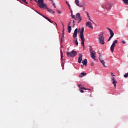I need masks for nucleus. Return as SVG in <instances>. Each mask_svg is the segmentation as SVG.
Returning a JSON list of instances; mask_svg holds the SVG:
<instances>
[{
  "label": "nucleus",
  "mask_w": 128,
  "mask_h": 128,
  "mask_svg": "<svg viewBox=\"0 0 128 128\" xmlns=\"http://www.w3.org/2000/svg\"><path fill=\"white\" fill-rule=\"evenodd\" d=\"M62 28H64V24H62Z\"/></svg>",
  "instance_id": "obj_42"
},
{
  "label": "nucleus",
  "mask_w": 128,
  "mask_h": 128,
  "mask_svg": "<svg viewBox=\"0 0 128 128\" xmlns=\"http://www.w3.org/2000/svg\"><path fill=\"white\" fill-rule=\"evenodd\" d=\"M76 40H78V38H76Z\"/></svg>",
  "instance_id": "obj_51"
},
{
  "label": "nucleus",
  "mask_w": 128,
  "mask_h": 128,
  "mask_svg": "<svg viewBox=\"0 0 128 128\" xmlns=\"http://www.w3.org/2000/svg\"><path fill=\"white\" fill-rule=\"evenodd\" d=\"M90 66H94V63H93V62L91 63V64H90Z\"/></svg>",
  "instance_id": "obj_43"
},
{
  "label": "nucleus",
  "mask_w": 128,
  "mask_h": 128,
  "mask_svg": "<svg viewBox=\"0 0 128 128\" xmlns=\"http://www.w3.org/2000/svg\"><path fill=\"white\" fill-rule=\"evenodd\" d=\"M39 14H40V16H43V18H46V20H48V17L44 16V15H42L38 13Z\"/></svg>",
  "instance_id": "obj_24"
},
{
  "label": "nucleus",
  "mask_w": 128,
  "mask_h": 128,
  "mask_svg": "<svg viewBox=\"0 0 128 128\" xmlns=\"http://www.w3.org/2000/svg\"><path fill=\"white\" fill-rule=\"evenodd\" d=\"M72 18H74H74H76L74 16V15L72 16Z\"/></svg>",
  "instance_id": "obj_37"
},
{
  "label": "nucleus",
  "mask_w": 128,
  "mask_h": 128,
  "mask_svg": "<svg viewBox=\"0 0 128 128\" xmlns=\"http://www.w3.org/2000/svg\"><path fill=\"white\" fill-rule=\"evenodd\" d=\"M47 20H48V22H51V24H52V22H52V20H50V18H47Z\"/></svg>",
  "instance_id": "obj_32"
},
{
  "label": "nucleus",
  "mask_w": 128,
  "mask_h": 128,
  "mask_svg": "<svg viewBox=\"0 0 128 128\" xmlns=\"http://www.w3.org/2000/svg\"><path fill=\"white\" fill-rule=\"evenodd\" d=\"M76 54H78V52H76V51H74V50H72L71 52H67V56L68 57L70 56L71 58H74Z\"/></svg>",
  "instance_id": "obj_3"
},
{
  "label": "nucleus",
  "mask_w": 128,
  "mask_h": 128,
  "mask_svg": "<svg viewBox=\"0 0 128 128\" xmlns=\"http://www.w3.org/2000/svg\"><path fill=\"white\" fill-rule=\"evenodd\" d=\"M90 54H91V58H94V49L92 47L90 48Z\"/></svg>",
  "instance_id": "obj_11"
},
{
  "label": "nucleus",
  "mask_w": 128,
  "mask_h": 128,
  "mask_svg": "<svg viewBox=\"0 0 128 128\" xmlns=\"http://www.w3.org/2000/svg\"><path fill=\"white\" fill-rule=\"evenodd\" d=\"M75 44L76 46H78V40H76Z\"/></svg>",
  "instance_id": "obj_31"
},
{
  "label": "nucleus",
  "mask_w": 128,
  "mask_h": 128,
  "mask_svg": "<svg viewBox=\"0 0 128 128\" xmlns=\"http://www.w3.org/2000/svg\"><path fill=\"white\" fill-rule=\"evenodd\" d=\"M122 44H126V42L125 40H122Z\"/></svg>",
  "instance_id": "obj_38"
},
{
  "label": "nucleus",
  "mask_w": 128,
  "mask_h": 128,
  "mask_svg": "<svg viewBox=\"0 0 128 128\" xmlns=\"http://www.w3.org/2000/svg\"><path fill=\"white\" fill-rule=\"evenodd\" d=\"M62 32V34H64V28H63Z\"/></svg>",
  "instance_id": "obj_41"
},
{
  "label": "nucleus",
  "mask_w": 128,
  "mask_h": 128,
  "mask_svg": "<svg viewBox=\"0 0 128 128\" xmlns=\"http://www.w3.org/2000/svg\"><path fill=\"white\" fill-rule=\"evenodd\" d=\"M112 80V84L116 88V83L118 82L116 81V78H114V77H112L111 78Z\"/></svg>",
  "instance_id": "obj_10"
},
{
  "label": "nucleus",
  "mask_w": 128,
  "mask_h": 128,
  "mask_svg": "<svg viewBox=\"0 0 128 128\" xmlns=\"http://www.w3.org/2000/svg\"><path fill=\"white\" fill-rule=\"evenodd\" d=\"M66 4H68V6L69 7V8L70 9V4H68V1H66Z\"/></svg>",
  "instance_id": "obj_25"
},
{
  "label": "nucleus",
  "mask_w": 128,
  "mask_h": 128,
  "mask_svg": "<svg viewBox=\"0 0 128 128\" xmlns=\"http://www.w3.org/2000/svg\"><path fill=\"white\" fill-rule=\"evenodd\" d=\"M82 68H84V65L81 66Z\"/></svg>",
  "instance_id": "obj_48"
},
{
  "label": "nucleus",
  "mask_w": 128,
  "mask_h": 128,
  "mask_svg": "<svg viewBox=\"0 0 128 128\" xmlns=\"http://www.w3.org/2000/svg\"><path fill=\"white\" fill-rule=\"evenodd\" d=\"M77 36H78V28L75 29V30L74 31V34H73L74 38H76Z\"/></svg>",
  "instance_id": "obj_14"
},
{
  "label": "nucleus",
  "mask_w": 128,
  "mask_h": 128,
  "mask_svg": "<svg viewBox=\"0 0 128 128\" xmlns=\"http://www.w3.org/2000/svg\"><path fill=\"white\" fill-rule=\"evenodd\" d=\"M71 24V22H70L69 24H68V26H70Z\"/></svg>",
  "instance_id": "obj_47"
},
{
  "label": "nucleus",
  "mask_w": 128,
  "mask_h": 128,
  "mask_svg": "<svg viewBox=\"0 0 128 128\" xmlns=\"http://www.w3.org/2000/svg\"><path fill=\"white\" fill-rule=\"evenodd\" d=\"M80 92H84V90H80Z\"/></svg>",
  "instance_id": "obj_39"
},
{
  "label": "nucleus",
  "mask_w": 128,
  "mask_h": 128,
  "mask_svg": "<svg viewBox=\"0 0 128 128\" xmlns=\"http://www.w3.org/2000/svg\"><path fill=\"white\" fill-rule=\"evenodd\" d=\"M56 12H58V14H62V12L60 11V10H56Z\"/></svg>",
  "instance_id": "obj_36"
},
{
  "label": "nucleus",
  "mask_w": 128,
  "mask_h": 128,
  "mask_svg": "<svg viewBox=\"0 0 128 128\" xmlns=\"http://www.w3.org/2000/svg\"><path fill=\"white\" fill-rule=\"evenodd\" d=\"M64 37V33H62V38Z\"/></svg>",
  "instance_id": "obj_30"
},
{
  "label": "nucleus",
  "mask_w": 128,
  "mask_h": 128,
  "mask_svg": "<svg viewBox=\"0 0 128 128\" xmlns=\"http://www.w3.org/2000/svg\"><path fill=\"white\" fill-rule=\"evenodd\" d=\"M103 8H106L107 10H110L112 6L110 4H106L103 6Z\"/></svg>",
  "instance_id": "obj_9"
},
{
  "label": "nucleus",
  "mask_w": 128,
  "mask_h": 128,
  "mask_svg": "<svg viewBox=\"0 0 128 128\" xmlns=\"http://www.w3.org/2000/svg\"><path fill=\"white\" fill-rule=\"evenodd\" d=\"M128 72L124 75V78H128Z\"/></svg>",
  "instance_id": "obj_29"
},
{
  "label": "nucleus",
  "mask_w": 128,
  "mask_h": 128,
  "mask_svg": "<svg viewBox=\"0 0 128 128\" xmlns=\"http://www.w3.org/2000/svg\"><path fill=\"white\" fill-rule=\"evenodd\" d=\"M78 86L79 88H80V90H86V88H82V85L78 84Z\"/></svg>",
  "instance_id": "obj_21"
},
{
  "label": "nucleus",
  "mask_w": 128,
  "mask_h": 128,
  "mask_svg": "<svg viewBox=\"0 0 128 128\" xmlns=\"http://www.w3.org/2000/svg\"><path fill=\"white\" fill-rule=\"evenodd\" d=\"M85 12L88 18H88L89 20H90V22H92V20H90V14H88V12Z\"/></svg>",
  "instance_id": "obj_20"
},
{
  "label": "nucleus",
  "mask_w": 128,
  "mask_h": 128,
  "mask_svg": "<svg viewBox=\"0 0 128 128\" xmlns=\"http://www.w3.org/2000/svg\"><path fill=\"white\" fill-rule=\"evenodd\" d=\"M54 8H56V6H54Z\"/></svg>",
  "instance_id": "obj_49"
},
{
  "label": "nucleus",
  "mask_w": 128,
  "mask_h": 128,
  "mask_svg": "<svg viewBox=\"0 0 128 128\" xmlns=\"http://www.w3.org/2000/svg\"><path fill=\"white\" fill-rule=\"evenodd\" d=\"M34 0L36 1V2L38 4V6L40 8H44V6L46 5L45 4L44 2V0H31L30 2L32 3V2H34Z\"/></svg>",
  "instance_id": "obj_2"
},
{
  "label": "nucleus",
  "mask_w": 128,
  "mask_h": 128,
  "mask_svg": "<svg viewBox=\"0 0 128 128\" xmlns=\"http://www.w3.org/2000/svg\"><path fill=\"white\" fill-rule=\"evenodd\" d=\"M94 58V60H96V62H98V60L96 58V56L94 55V58Z\"/></svg>",
  "instance_id": "obj_27"
},
{
  "label": "nucleus",
  "mask_w": 128,
  "mask_h": 128,
  "mask_svg": "<svg viewBox=\"0 0 128 128\" xmlns=\"http://www.w3.org/2000/svg\"><path fill=\"white\" fill-rule=\"evenodd\" d=\"M112 36H110L109 38L108 39V42H110V40H112Z\"/></svg>",
  "instance_id": "obj_34"
},
{
  "label": "nucleus",
  "mask_w": 128,
  "mask_h": 128,
  "mask_svg": "<svg viewBox=\"0 0 128 128\" xmlns=\"http://www.w3.org/2000/svg\"><path fill=\"white\" fill-rule=\"evenodd\" d=\"M112 36H110L109 38L108 39V42H110V40H112Z\"/></svg>",
  "instance_id": "obj_35"
},
{
  "label": "nucleus",
  "mask_w": 128,
  "mask_h": 128,
  "mask_svg": "<svg viewBox=\"0 0 128 128\" xmlns=\"http://www.w3.org/2000/svg\"><path fill=\"white\" fill-rule=\"evenodd\" d=\"M84 28H82L80 32V38L82 40L81 44L82 46H84Z\"/></svg>",
  "instance_id": "obj_1"
},
{
  "label": "nucleus",
  "mask_w": 128,
  "mask_h": 128,
  "mask_svg": "<svg viewBox=\"0 0 128 128\" xmlns=\"http://www.w3.org/2000/svg\"><path fill=\"white\" fill-rule=\"evenodd\" d=\"M75 20H78V24L80 22H82V16H80V13H77L76 14V18H74Z\"/></svg>",
  "instance_id": "obj_6"
},
{
  "label": "nucleus",
  "mask_w": 128,
  "mask_h": 128,
  "mask_svg": "<svg viewBox=\"0 0 128 128\" xmlns=\"http://www.w3.org/2000/svg\"><path fill=\"white\" fill-rule=\"evenodd\" d=\"M60 54H61V60H62L63 56H62V50H60Z\"/></svg>",
  "instance_id": "obj_26"
},
{
  "label": "nucleus",
  "mask_w": 128,
  "mask_h": 128,
  "mask_svg": "<svg viewBox=\"0 0 128 128\" xmlns=\"http://www.w3.org/2000/svg\"><path fill=\"white\" fill-rule=\"evenodd\" d=\"M47 20H48V22H51V24H52V22H52V20H50V18H47Z\"/></svg>",
  "instance_id": "obj_33"
},
{
  "label": "nucleus",
  "mask_w": 128,
  "mask_h": 128,
  "mask_svg": "<svg viewBox=\"0 0 128 128\" xmlns=\"http://www.w3.org/2000/svg\"><path fill=\"white\" fill-rule=\"evenodd\" d=\"M113 76H115L114 74H113Z\"/></svg>",
  "instance_id": "obj_53"
},
{
  "label": "nucleus",
  "mask_w": 128,
  "mask_h": 128,
  "mask_svg": "<svg viewBox=\"0 0 128 128\" xmlns=\"http://www.w3.org/2000/svg\"><path fill=\"white\" fill-rule=\"evenodd\" d=\"M52 6H56V4H54V2H52Z\"/></svg>",
  "instance_id": "obj_40"
},
{
  "label": "nucleus",
  "mask_w": 128,
  "mask_h": 128,
  "mask_svg": "<svg viewBox=\"0 0 128 128\" xmlns=\"http://www.w3.org/2000/svg\"><path fill=\"white\" fill-rule=\"evenodd\" d=\"M86 76V72H82L80 74V78H82V76Z\"/></svg>",
  "instance_id": "obj_19"
},
{
  "label": "nucleus",
  "mask_w": 128,
  "mask_h": 128,
  "mask_svg": "<svg viewBox=\"0 0 128 128\" xmlns=\"http://www.w3.org/2000/svg\"><path fill=\"white\" fill-rule=\"evenodd\" d=\"M72 22H73V28H74V26H76L74 20H73Z\"/></svg>",
  "instance_id": "obj_28"
},
{
  "label": "nucleus",
  "mask_w": 128,
  "mask_h": 128,
  "mask_svg": "<svg viewBox=\"0 0 128 128\" xmlns=\"http://www.w3.org/2000/svg\"><path fill=\"white\" fill-rule=\"evenodd\" d=\"M125 4L128 5V0H122Z\"/></svg>",
  "instance_id": "obj_22"
},
{
  "label": "nucleus",
  "mask_w": 128,
  "mask_h": 128,
  "mask_svg": "<svg viewBox=\"0 0 128 128\" xmlns=\"http://www.w3.org/2000/svg\"><path fill=\"white\" fill-rule=\"evenodd\" d=\"M50 2H54V0H50Z\"/></svg>",
  "instance_id": "obj_44"
},
{
  "label": "nucleus",
  "mask_w": 128,
  "mask_h": 128,
  "mask_svg": "<svg viewBox=\"0 0 128 128\" xmlns=\"http://www.w3.org/2000/svg\"><path fill=\"white\" fill-rule=\"evenodd\" d=\"M68 32H72V26H68Z\"/></svg>",
  "instance_id": "obj_18"
},
{
  "label": "nucleus",
  "mask_w": 128,
  "mask_h": 128,
  "mask_svg": "<svg viewBox=\"0 0 128 128\" xmlns=\"http://www.w3.org/2000/svg\"><path fill=\"white\" fill-rule=\"evenodd\" d=\"M82 64H83L84 66H86L88 64V60L84 59L82 60Z\"/></svg>",
  "instance_id": "obj_15"
},
{
  "label": "nucleus",
  "mask_w": 128,
  "mask_h": 128,
  "mask_svg": "<svg viewBox=\"0 0 128 128\" xmlns=\"http://www.w3.org/2000/svg\"><path fill=\"white\" fill-rule=\"evenodd\" d=\"M100 60L102 62V66H105L106 68V65L104 64H106V62L104 60H102V59H100Z\"/></svg>",
  "instance_id": "obj_16"
},
{
  "label": "nucleus",
  "mask_w": 128,
  "mask_h": 128,
  "mask_svg": "<svg viewBox=\"0 0 128 128\" xmlns=\"http://www.w3.org/2000/svg\"><path fill=\"white\" fill-rule=\"evenodd\" d=\"M108 28V30L109 31H110V30H112V29H110V28Z\"/></svg>",
  "instance_id": "obj_45"
},
{
  "label": "nucleus",
  "mask_w": 128,
  "mask_h": 128,
  "mask_svg": "<svg viewBox=\"0 0 128 128\" xmlns=\"http://www.w3.org/2000/svg\"><path fill=\"white\" fill-rule=\"evenodd\" d=\"M31 4H32V3Z\"/></svg>",
  "instance_id": "obj_52"
},
{
  "label": "nucleus",
  "mask_w": 128,
  "mask_h": 128,
  "mask_svg": "<svg viewBox=\"0 0 128 128\" xmlns=\"http://www.w3.org/2000/svg\"><path fill=\"white\" fill-rule=\"evenodd\" d=\"M110 36H114V31H112V30H110Z\"/></svg>",
  "instance_id": "obj_17"
},
{
  "label": "nucleus",
  "mask_w": 128,
  "mask_h": 128,
  "mask_svg": "<svg viewBox=\"0 0 128 128\" xmlns=\"http://www.w3.org/2000/svg\"><path fill=\"white\" fill-rule=\"evenodd\" d=\"M20 2L21 4H22V0H20Z\"/></svg>",
  "instance_id": "obj_46"
},
{
  "label": "nucleus",
  "mask_w": 128,
  "mask_h": 128,
  "mask_svg": "<svg viewBox=\"0 0 128 128\" xmlns=\"http://www.w3.org/2000/svg\"><path fill=\"white\" fill-rule=\"evenodd\" d=\"M86 26H88V28H92H92H94V27L92 26V22H87L86 24Z\"/></svg>",
  "instance_id": "obj_13"
},
{
  "label": "nucleus",
  "mask_w": 128,
  "mask_h": 128,
  "mask_svg": "<svg viewBox=\"0 0 128 128\" xmlns=\"http://www.w3.org/2000/svg\"><path fill=\"white\" fill-rule=\"evenodd\" d=\"M116 44H118V40H114L110 46V50L112 52H114V48L116 46Z\"/></svg>",
  "instance_id": "obj_7"
},
{
  "label": "nucleus",
  "mask_w": 128,
  "mask_h": 128,
  "mask_svg": "<svg viewBox=\"0 0 128 128\" xmlns=\"http://www.w3.org/2000/svg\"><path fill=\"white\" fill-rule=\"evenodd\" d=\"M82 54H80L79 58H78V62L79 64H82Z\"/></svg>",
  "instance_id": "obj_12"
},
{
  "label": "nucleus",
  "mask_w": 128,
  "mask_h": 128,
  "mask_svg": "<svg viewBox=\"0 0 128 128\" xmlns=\"http://www.w3.org/2000/svg\"><path fill=\"white\" fill-rule=\"evenodd\" d=\"M22 2H23L24 3L26 6V4H28V2H26V0H22Z\"/></svg>",
  "instance_id": "obj_23"
},
{
  "label": "nucleus",
  "mask_w": 128,
  "mask_h": 128,
  "mask_svg": "<svg viewBox=\"0 0 128 128\" xmlns=\"http://www.w3.org/2000/svg\"><path fill=\"white\" fill-rule=\"evenodd\" d=\"M83 10H84H84H85L84 8Z\"/></svg>",
  "instance_id": "obj_50"
},
{
  "label": "nucleus",
  "mask_w": 128,
  "mask_h": 128,
  "mask_svg": "<svg viewBox=\"0 0 128 128\" xmlns=\"http://www.w3.org/2000/svg\"><path fill=\"white\" fill-rule=\"evenodd\" d=\"M45 6H43L42 8H44L45 10H47L48 12H50V14H55L56 12L54 11V10H52V9H50L48 8V5H46V4H44Z\"/></svg>",
  "instance_id": "obj_8"
},
{
  "label": "nucleus",
  "mask_w": 128,
  "mask_h": 128,
  "mask_svg": "<svg viewBox=\"0 0 128 128\" xmlns=\"http://www.w3.org/2000/svg\"><path fill=\"white\" fill-rule=\"evenodd\" d=\"M75 4L76 6H80V8H84L86 6V3L84 2H80V0H75Z\"/></svg>",
  "instance_id": "obj_4"
},
{
  "label": "nucleus",
  "mask_w": 128,
  "mask_h": 128,
  "mask_svg": "<svg viewBox=\"0 0 128 128\" xmlns=\"http://www.w3.org/2000/svg\"><path fill=\"white\" fill-rule=\"evenodd\" d=\"M99 42L101 44H104V37L102 34H100L99 35Z\"/></svg>",
  "instance_id": "obj_5"
}]
</instances>
